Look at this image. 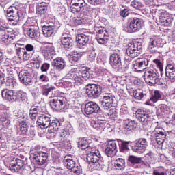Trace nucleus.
<instances>
[{
    "instance_id": "nucleus-1",
    "label": "nucleus",
    "mask_w": 175,
    "mask_h": 175,
    "mask_svg": "<svg viewBox=\"0 0 175 175\" xmlns=\"http://www.w3.org/2000/svg\"><path fill=\"white\" fill-rule=\"evenodd\" d=\"M88 152L87 161L89 165L92 167L94 170H102L105 167V163L103 162V157L100 155V152L93 148Z\"/></svg>"
},
{
    "instance_id": "nucleus-2",
    "label": "nucleus",
    "mask_w": 175,
    "mask_h": 175,
    "mask_svg": "<svg viewBox=\"0 0 175 175\" xmlns=\"http://www.w3.org/2000/svg\"><path fill=\"white\" fill-rule=\"evenodd\" d=\"M23 5H12L7 10V17H8V23L10 25H17L20 20H23L25 17V12L21 10Z\"/></svg>"
},
{
    "instance_id": "nucleus-3",
    "label": "nucleus",
    "mask_w": 175,
    "mask_h": 175,
    "mask_svg": "<svg viewBox=\"0 0 175 175\" xmlns=\"http://www.w3.org/2000/svg\"><path fill=\"white\" fill-rule=\"evenodd\" d=\"M24 45L16 44L15 47L16 49V54L18 58L21 61H28L30 57H32L35 54V46L33 45L27 44L25 45V49L21 48Z\"/></svg>"
},
{
    "instance_id": "nucleus-4",
    "label": "nucleus",
    "mask_w": 175,
    "mask_h": 175,
    "mask_svg": "<svg viewBox=\"0 0 175 175\" xmlns=\"http://www.w3.org/2000/svg\"><path fill=\"white\" fill-rule=\"evenodd\" d=\"M64 166L66 169H69L71 175H80L81 173V167L80 165L76 166V159L73 158L72 155H66L64 158Z\"/></svg>"
},
{
    "instance_id": "nucleus-5",
    "label": "nucleus",
    "mask_w": 175,
    "mask_h": 175,
    "mask_svg": "<svg viewBox=\"0 0 175 175\" xmlns=\"http://www.w3.org/2000/svg\"><path fill=\"white\" fill-rule=\"evenodd\" d=\"M123 29L129 33L140 31L142 29V19L136 17L131 18L128 23L123 25Z\"/></svg>"
},
{
    "instance_id": "nucleus-6",
    "label": "nucleus",
    "mask_w": 175,
    "mask_h": 175,
    "mask_svg": "<svg viewBox=\"0 0 175 175\" xmlns=\"http://www.w3.org/2000/svg\"><path fill=\"white\" fill-rule=\"evenodd\" d=\"M142 47V44L139 42L129 43L126 54H127L128 57H130V58H136V57L140 55Z\"/></svg>"
},
{
    "instance_id": "nucleus-7",
    "label": "nucleus",
    "mask_w": 175,
    "mask_h": 175,
    "mask_svg": "<svg viewBox=\"0 0 175 175\" xmlns=\"http://www.w3.org/2000/svg\"><path fill=\"white\" fill-rule=\"evenodd\" d=\"M144 79L150 85H155L159 81V76L155 70L152 69H147L144 74Z\"/></svg>"
},
{
    "instance_id": "nucleus-8",
    "label": "nucleus",
    "mask_w": 175,
    "mask_h": 175,
    "mask_svg": "<svg viewBox=\"0 0 175 175\" xmlns=\"http://www.w3.org/2000/svg\"><path fill=\"white\" fill-rule=\"evenodd\" d=\"M162 40L159 37H153L149 39L147 50L152 54H157L158 50L162 47Z\"/></svg>"
},
{
    "instance_id": "nucleus-9",
    "label": "nucleus",
    "mask_w": 175,
    "mask_h": 175,
    "mask_svg": "<svg viewBox=\"0 0 175 175\" xmlns=\"http://www.w3.org/2000/svg\"><path fill=\"white\" fill-rule=\"evenodd\" d=\"M10 29L8 27V24L0 22V42L2 44H9V39H10Z\"/></svg>"
},
{
    "instance_id": "nucleus-10",
    "label": "nucleus",
    "mask_w": 175,
    "mask_h": 175,
    "mask_svg": "<svg viewBox=\"0 0 175 175\" xmlns=\"http://www.w3.org/2000/svg\"><path fill=\"white\" fill-rule=\"evenodd\" d=\"M59 29L58 22L51 23L48 25L42 27V33L45 38L54 36L57 33V31Z\"/></svg>"
},
{
    "instance_id": "nucleus-11",
    "label": "nucleus",
    "mask_w": 175,
    "mask_h": 175,
    "mask_svg": "<svg viewBox=\"0 0 175 175\" xmlns=\"http://www.w3.org/2000/svg\"><path fill=\"white\" fill-rule=\"evenodd\" d=\"M94 30L96 32V40L99 44H105L109 40V36H107V31L105 27L101 26H95Z\"/></svg>"
},
{
    "instance_id": "nucleus-12",
    "label": "nucleus",
    "mask_w": 175,
    "mask_h": 175,
    "mask_svg": "<svg viewBox=\"0 0 175 175\" xmlns=\"http://www.w3.org/2000/svg\"><path fill=\"white\" fill-rule=\"evenodd\" d=\"M147 147H148V141L146 138H139L131 148L133 152L143 154L147 150Z\"/></svg>"
},
{
    "instance_id": "nucleus-13",
    "label": "nucleus",
    "mask_w": 175,
    "mask_h": 175,
    "mask_svg": "<svg viewBox=\"0 0 175 175\" xmlns=\"http://www.w3.org/2000/svg\"><path fill=\"white\" fill-rule=\"evenodd\" d=\"M86 94L90 98H96L102 94V86L96 84L88 85Z\"/></svg>"
},
{
    "instance_id": "nucleus-14",
    "label": "nucleus",
    "mask_w": 175,
    "mask_h": 175,
    "mask_svg": "<svg viewBox=\"0 0 175 175\" xmlns=\"http://www.w3.org/2000/svg\"><path fill=\"white\" fill-rule=\"evenodd\" d=\"M23 33L26 36H29L31 39H39L40 38V31H39V27L30 26L29 27H23Z\"/></svg>"
},
{
    "instance_id": "nucleus-15",
    "label": "nucleus",
    "mask_w": 175,
    "mask_h": 175,
    "mask_svg": "<svg viewBox=\"0 0 175 175\" xmlns=\"http://www.w3.org/2000/svg\"><path fill=\"white\" fill-rule=\"evenodd\" d=\"M149 62L150 59L146 57L138 58L133 62V67L136 72H142L148 66Z\"/></svg>"
},
{
    "instance_id": "nucleus-16",
    "label": "nucleus",
    "mask_w": 175,
    "mask_h": 175,
    "mask_svg": "<svg viewBox=\"0 0 175 175\" xmlns=\"http://www.w3.org/2000/svg\"><path fill=\"white\" fill-rule=\"evenodd\" d=\"M50 105L53 110L56 111L66 110V109H68L66 101L64 97H60L57 99H53L51 102Z\"/></svg>"
},
{
    "instance_id": "nucleus-17",
    "label": "nucleus",
    "mask_w": 175,
    "mask_h": 175,
    "mask_svg": "<svg viewBox=\"0 0 175 175\" xmlns=\"http://www.w3.org/2000/svg\"><path fill=\"white\" fill-rule=\"evenodd\" d=\"M109 64L116 70H121V69H122L121 55L118 53L112 54L109 57Z\"/></svg>"
},
{
    "instance_id": "nucleus-18",
    "label": "nucleus",
    "mask_w": 175,
    "mask_h": 175,
    "mask_svg": "<svg viewBox=\"0 0 175 175\" xmlns=\"http://www.w3.org/2000/svg\"><path fill=\"white\" fill-rule=\"evenodd\" d=\"M61 43L64 49H72L73 46V38L69 31H66L62 33Z\"/></svg>"
},
{
    "instance_id": "nucleus-19",
    "label": "nucleus",
    "mask_w": 175,
    "mask_h": 175,
    "mask_svg": "<svg viewBox=\"0 0 175 175\" xmlns=\"http://www.w3.org/2000/svg\"><path fill=\"white\" fill-rule=\"evenodd\" d=\"M137 128V122L127 119L124 121L123 123V132L126 135H129V133H132L133 131H135Z\"/></svg>"
},
{
    "instance_id": "nucleus-20",
    "label": "nucleus",
    "mask_w": 175,
    "mask_h": 175,
    "mask_svg": "<svg viewBox=\"0 0 175 175\" xmlns=\"http://www.w3.org/2000/svg\"><path fill=\"white\" fill-rule=\"evenodd\" d=\"M99 110H100V107L94 101H90L85 105L84 111L88 116H91L94 113H98Z\"/></svg>"
},
{
    "instance_id": "nucleus-21",
    "label": "nucleus",
    "mask_w": 175,
    "mask_h": 175,
    "mask_svg": "<svg viewBox=\"0 0 175 175\" xmlns=\"http://www.w3.org/2000/svg\"><path fill=\"white\" fill-rule=\"evenodd\" d=\"M49 159V153L44 152H36L33 154V160L36 165H44Z\"/></svg>"
},
{
    "instance_id": "nucleus-22",
    "label": "nucleus",
    "mask_w": 175,
    "mask_h": 175,
    "mask_svg": "<svg viewBox=\"0 0 175 175\" xmlns=\"http://www.w3.org/2000/svg\"><path fill=\"white\" fill-rule=\"evenodd\" d=\"M66 79H72L75 84L81 85L85 80L77 71H70L66 75Z\"/></svg>"
},
{
    "instance_id": "nucleus-23",
    "label": "nucleus",
    "mask_w": 175,
    "mask_h": 175,
    "mask_svg": "<svg viewBox=\"0 0 175 175\" xmlns=\"http://www.w3.org/2000/svg\"><path fill=\"white\" fill-rule=\"evenodd\" d=\"M18 77L22 84L27 85L32 83V75L25 70H22L19 72Z\"/></svg>"
},
{
    "instance_id": "nucleus-24",
    "label": "nucleus",
    "mask_w": 175,
    "mask_h": 175,
    "mask_svg": "<svg viewBox=\"0 0 175 175\" xmlns=\"http://www.w3.org/2000/svg\"><path fill=\"white\" fill-rule=\"evenodd\" d=\"M159 20L161 24H163V25H170L172 24V21H173V19L172 17H170V15L166 12V11L163 10H160L159 11Z\"/></svg>"
},
{
    "instance_id": "nucleus-25",
    "label": "nucleus",
    "mask_w": 175,
    "mask_h": 175,
    "mask_svg": "<svg viewBox=\"0 0 175 175\" xmlns=\"http://www.w3.org/2000/svg\"><path fill=\"white\" fill-rule=\"evenodd\" d=\"M76 42H77L79 49H84L88 44V42H90V35L84 33L78 34L76 36Z\"/></svg>"
},
{
    "instance_id": "nucleus-26",
    "label": "nucleus",
    "mask_w": 175,
    "mask_h": 175,
    "mask_svg": "<svg viewBox=\"0 0 175 175\" xmlns=\"http://www.w3.org/2000/svg\"><path fill=\"white\" fill-rule=\"evenodd\" d=\"M154 133L156 136V143L161 146L163 144V142H165V139L166 138V133L162 129L156 128L154 129Z\"/></svg>"
},
{
    "instance_id": "nucleus-27",
    "label": "nucleus",
    "mask_w": 175,
    "mask_h": 175,
    "mask_svg": "<svg viewBox=\"0 0 175 175\" xmlns=\"http://www.w3.org/2000/svg\"><path fill=\"white\" fill-rule=\"evenodd\" d=\"M1 95L3 99L8 100V102H14V100H17V95L12 90H3Z\"/></svg>"
},
{
    "instance_id": "nucleus-28",
    "label": "nucleus",
    "mask_w": 175,
    "mask_h": 175,
    "mask_svg": "<svg viewBox=\"0 0 175 175\" xmlns=\"http://www.w3.org/2000/svg\"><path fill=\"white\" fill-rule=\"evenodd\" d=\"M51 121V118L50 116L42 114L38 117L37 119V125L42 126V128H49V125H50V122Z\"/></svg>"
},
{
    "instance_id": "nucleus-29",
    "label": "nucleus",
    "mask_w": 175,
    "mask_h": 175,
    "mask_svg": "<svg viewBox=\"0 0 175 175\" xmlns=\"http://www.w3.org/2000/svg\"><path fill=\"white\" fill-rule=\"evenodd\" d=\"M25 163V160L16 158L14 163L10 164V170H11V172H18V170L24 166Z\"/></svg>"
},
{
    "instance_id": "nucleus-30",
    "label": "nucleus",
    "mask_w": 175,
    "mask_h": 175,
    "mask_svg": "<svg viewBox=\"0 0 175 175\" xmlns=\"http://www.w3.org/2000/svg\"><path fill=\"white\" fill-rule=\"evenodd\" d=\"M135 117L140 122H148L150 115L144 110L138 109L135 111Z\"/></svg>"
},
{
    "instance_id": "nucleus-31",
    "label": "nucleus",
    "mask_w": 175,
    "mask_h": 175,
    "mask_svg": "<svg viewBox=\"0 0 175 175\" xmlns=\"http://www.w3.org/2000/svg\"><path fill=\"white\" fill-rule=\"evenodd\" d=\"M165 76L171 80H175V64H168L165 68Z\"/></svg>"
},
{
    "instance_id": "nucleus-32",
    "label": "nucleus",
    "mask_w": 175,
    "mask_h": 175,
    "mask_svg": "<svg viewBox=\"0 0 175 175\" xmlns=\"http://www.w3.org/2000/svg\"><path fill=\"white\" fill-rule=\"evenodd\" d=\"M59 126H61V122L58 120L55 119L51 120L47 128L49 133H54V132H57L59 129Z\"/></svg>"
},
{
    "instance_id": "nucleus-33",
    "label": "nucleus",
    "mask_w": 175,
    "mask_h": 175,
    "mask_svg": "<svg viewBox=\"0 0 175 175\" xmlns=\"http://www.w3.org/2000/svg\"><path fill=\"white\" fill-rule=\"evenodd\" d=\"M52 65L57 70H62V69H64V68L66 66L65 59H64L62 57H56L53 60Z\"/></svg>"
},
{
    "instance_id": "nucleus-34",
    "label": "nucleus",
    "mask_w": 175,
    "mask_h": 175,
    "mask_svg": "<svg viewBox=\"0 0 175 175\" xmlns=\"http://www.w3.org/2000/svg\"><path fill=\"white\" fill-rule=\"evenodd\" d=\"M42 54L45 59H53V56L55 54V51H54L53 46H46L42 50Z\"/></svg>"
},
{
    "instance_id": "nucleus-35",
    "label": "nucleus",
    "mask_w": 175,
    "mask_h": 175,
    "mask_svg": "<svg viewBox=\"0 0 175 175\" xmlns=\"http://www.w3.org/2000/svg\"><path fill=\"white\" fill-rule=\"evenodd\" d=\"M129 161L134 166L135 169H139L140 162H142V157L131 155L129 157Z\"/></svg>"
},
{
    "instance_id": "nucleus-36",
    "label": "nucleus",
    "mask_w": 175,
    "mask_h": 175,
    "mask_svg": "<svg viewBox=\"0 0 175 175\" xmlns=\"http://www.w3.org/2000/svg\"><path fill=\"white\" fill-rule=\"evenodd\" d=\"M78 147L82 150H86V151L91 150V148H94L88 146V141L85 138H81L78 142Z\"/></svg>"
},
{
    "instance_id": "nucleus-37",
    "label": "nucleus",
    "mask_w": 175,
    "mask_h": 175,
    "mask_svg": "<svg viewBox=\"0 0 175 175\" xmlns=\"http://www.w3.org/2000/svg\"><path fill=\"white\" fill-rule=\"evenodd\" d=\"M114 167L117 170H124L125 169V159L118 158L114 161Z\"/></svg>"
},
{
    "instance_id": "nucleus-38",
    "label": "nucleus",
    "mask_w": 175,
    "mask_h": 175,
    "mask_svg": "<svg viewBox=\"0 0 175 175\" xmlns=\"http://www.w3.org/2000/svg\"><path fill=\"white\" fill-rule=\"evenodd\" d=\"M36 9H37V13H38L40 16H42V14H46V13L47 12L46 3H44V2L38 3Z\"/></svg>"
},
{
    "instance_id": "nucleus-39",
    "label": "nucleus",
    "mask_w": 175,
    "mask_h": 175,
    "mask_svg": "<svg viewBox=\"0 0 175 175\" xmlns=\"http://www.w3.org/2000/svg\"><path fill=\"white\" fill-rule=\"evenodd\" d=\"M169 110L166 105L161 104L157 107V116H165L167 114Z\"/></svg>"
},
{
    "instance_id": "nucleus-40",
    "label": "nucleus",
    "mask_w": 175,
    "mask_h": 175,
    "mask_svg": "<svg viewBox=\"0 0 175 175\" xmlns=\"http://www.w3.org/2000/svg\"><path fill=\"white\" fill-rule=\"evenodd\" d=\"M83 57V52H77V51H72V56H70V61L71 64H75L77 62L80 58Z\"/></svg>"
},
{
    "instance_id": "nucleus-41",
    "label": "nucleus",
    "mask_w": 175,
    "mask_h": 175,
    "mask_svg": "<svg viewBox=\"0 0 175 175\" xmlns=\"http://www.w3.org/2000/svg\"><path fill=\"white\" fill-rule=\"evenodd\" d=\"M73 127L70 126V124L68 125L65 130H62L60 131V136L65 140L67 137H68L69 135H70V132H72Z\"/></svg>"
},
{
    "instance_id": "nucleus-42",
    "label": "nucleus",
    "mask_w": 175,
    "mask_h": 175,
    "mask_svg": "<svg viewBox=\"0 0 175 175\" xmlns=\"http://www.w3.org/2000/svg\"><path fill=\"white\" fill-rule=\"evenodd\" d=\"M133 96H134L135 99H137V100H142V99H144L146 94H143L142 90L137 89L133 90Z\"/></svg>"
},
{
    "instance_id": "nucleus-43",
    "label": "nucleus",
    "mask_w": 175,
    "mask_h": 175,
    "mask_svg": "<svg viewBox=\"0 0 175 175\" xmlns=\"http://www.w3.org/2000/svg\"><path fill=\"white\" fill-rule=\"evenodd\" d=\"M90 68L82 67L78 72L84 78L85 80H88L90 79Z\"/></svg>"
},
{
    "instance_id": "nucleus-44",
    "label": "nucleus",
    "mask_w": 175,
    "mask_h": 175,
    "mask_svg": "<svg viewBox=\"0 0 175 175\" xmlns=\"http://www.w3.org/2000/svg\"><path fill=\"white\" fill-rule=\"evenodd\" d=\"M42 95H44V96H49V94H50V92H53V91L55 90V88L54 86L49 87V85H42Z\"/></svg>"
},
{
    "instance_id": "nucleus-45",
    "label": "nucleus",
    "mask_w": 175,
    "mask_h": 175,
    "mask_svg": "<svg viewBox=\"0 0 175 175\" xmlns=\"http://www.w3.org/2000/svg\"><path fill=\"white\" fill-rule=\"evenodd\" d=\"M38 27V22L35 18H29L26 22V24L23 25V28H28L33 26Z\"/></svg>"
},
{
    "instance_id": "nucleus-46",
    "label": "nucleus",
    "mask_w": 175,
    "mask_h": 175,
    "mask_svg": "<svg viewBox=\"0 0 175 175\" xmlns=\"http://www.w3.org/2000/svg\"><path fill=\"white\" fill-rule=\"evenodd\" d=\"M162 98V94H161V92L159 90H155L150 97V101L153 103H157L159 99Z\"/></svg>"
},
{
    "instance_id": "nucleus-47",
    "label": "nucleus",
    "mask_w": 175,
    "mask_h": 175,
    "mask_svg": "<svg viewBox=\"0 0 175 175\" xmlns=\"http://www.w3.org/2000/svg\"><path fill=\"white\" fill-rule=\"evenodd\" d=\"M103 102L105 103H114V99L113 98V94H105L103 98Z\"/></svg>"
},
{
    "instance_id": "nucleus-48",
    "label": "nucleus",
    "mask_w": 175,
    "mask_h": 175,
    "mask_svg": "<svg viewBox=\"0 0 175 175\" xmlns=\"http://www.w3.org/2000/svg\"><path fill=\"white\" fill-rule=\"evenodd\" d=\"M0 124L3 126H6L10 124V121H9V119H8V117H6L5 113H1L0 115Z\"/></svg>"
},
{
    "instance_id": "nucleus-49",
    "label": "nucleus",
    "mask_w": 175,
    "mask_h": 175,
    "mask_svg": "<svg viewBox=\"0 0 175 175\" xmlns=\"http://www.w3.org/2000/svg\"><path fill=\"white\" fill-rule=\"evenodd\" d=\"M5 85L10 88H14V87L17 86V81L14 78H9L7 79Z\"/></svg>"
},
{
    "instance_id": "nucleus-50",
    "label": "nucleus",
    "mask_w": 175,
    "mask_h": 175,
    "mask_svg": "<svg viewBox=\"0 0 175 175\" xmlns=\"http://www.w3.org/2000/svg\"><path fill=\"white\" fill-rule=\"evenodd\" d=\"M129 143L130 142H122L120 147V151H121V152L129 151Z\"/></svg>"
},
{
    "instance_id": "nucleus-51",
    "label": "nucleus",
    "mask_w": 175,
    "mask_h": 175,
    "mask_svg": "<svg viewBox=\"0 0 175 175\" xmlns=\"http://www.w3.org/2000/svg\"><path fill=\"white\" fill-rule=\"evenodd\" d=\"M70 11L74 14H77L79 12L81 11L83 9V7H81L80 5H76V4H70Z\"/></svg>"
},
{
    "instance_id": "nucleus-52",
    "label": "nucleus",
    "mask_w": 175,
    "mask_h": 175,
    "mask_svg": "<svg viewBox=\"0 0 175 175\" xmlns=\"http://www.w3.org/2000/svg\"><path fill=\"white\" fill-rule=\"evenodd\" d=\"M92 9L90 8V5L85 3V5L82 7V13L83 16H90Z\"/></svg>"
},
{
    "instance_id": "nucleus-53",
    "label": "nucleus",
    "mask_w": 175,
    "mask_h": 175,
    "mask_svg": "<svg viewBox=\"0 0 175 175\" xmlns=\"http://www.w3.org/2000/svg\"><path fill=\"white\" fill-rule=\"evenodd\" d=\"M19 126L22 133H25L28 131V124L24 120L20 122Z\"/></svg>"
},
{
    "instance_id": "nucleus-54",
    "label": "nucleus",
    "mask_w": 175,
    "mask_h": 175,
    "mask_svg": "<svg viewBox=\"0 0 175 175\" xmlns=\"http://www.w3.org/2000/svg\"><path fill=\"white\" fill-rule=\"evenodd\" d=\"M88 59L91 62L93 61H95V58H96V52H95V50L91 49L88 53Z\"/></svg>"
},
{
    "instance_id": "nucleus-55",
    "label": "nucleus",
    "mask_w": 175,
    "mask_h": 175,
    "mask_svg": "<svg viewBox=\"0 0 175 175\" xmlns=\"http://www.w3.org/2000/svg\"><path fill=\"white\" fill-rule=\"evenodd\" d=\"M153 62L156 64L157 66H158L161 73V76L162 77V76L163 75V65L162 64V62H161V60L158 59L153 60Z\"/></svg>"
},
{
    "instance_id": "nucleus-56",
    "label": "nucleus",
    "mask_w": 175,
    "mask_h": 175,
    "mask_svg": "<svg viewBox=\"0 0 175 175\" xmlns=\"http://www.w3.org/2000/svg\"><path fill=\"white\" fill-rule=\"evenodd\" d=\"M85 1L84 0H71L70 5H78L81 8H84L85 5Z\"/></svg>"
},
{
    "instance_id": "nucleus-57",
    "label": "nucleus",
    "mask_w": 175,
    "mask_h": 175,
    "mask_svg": "<svg viewBox=\"0 0 175 175\" xmlns=\"http://www.w3.org/2000/svg\"><path fill=\"white\" fill-rule=\"evenodd\" d=\"M72 79L66 78V75L63 78V81H64V85L65 87H67V88H72V83L70 81Z\"/></svg>"
},
{
    "instance_id": "nucleus-58",
    "label": "nucleus",
    "mask_w": 175,
    "mask_h": 175,
    "mask_svg": "<svg viewBox=\"0 0 175 175\" xmlns=\"http://www.w3.org/2000/svg\"><path fill=\"white\" fill-rule=\"evenodd\" d=\"M31 109H33V113H37V114H39V113H44L46 111V107H42V108L39 106L37 107H31Z\"/></svg>"
},
{
    "instance_id": "nucleus-59",
    "label": "nucleus",
    "mask_w": 175,
    "mask_h": 175,
    "mask_svg": "<svg viewBox=\"0 0 175 175\" xmlns=\"http://www.w3.org/2000/svg\"><path fill=\"white\" fill-rule=\"evenodd\" d=\"M16 95V99H21V100H25L27 99V94L24 92H18V93H15Z\"/></svg>"
},
{
    "instance_id": "nucleus-60",
    "label": "nucleus",
    "mask_w": 175,
    "mask_h": 175,
    "mask_svg": "<svg viewBox=\"0 0 175 175\" xmlns=\"http://www.w3.org/2000/svg\"><path fill=\"white\" fill-rule=\"evenodd\" d=\"M131 6L134 8V9H137V10L141 9V8L143 7L142 4L139 1L136 0H134L131 2Z\"/></svg>"
},
{
    "instance_id": "nucleus-61",
    "label": "nucleus",
    "mask_w": 175,
    "mask_h": 175,
    "mask_svg": "<svg viewBox=\"0 0 175 175\" xmlns=\"http://www.w3.org/2000/svg\"><path fill=\"white\" fill-rule=\"evenodd\" d=\"M98 125H99V130L103 131L105 128H106L107 125H109V123L107 120H100L98 121Z\"/></svg>"
},
{
    "instance_id": "nucleus-62",
    "label": "nucleus",
    "mask_w": 175,
    "mask_h": 175,
    "mask_svg": "<svg viewBox=\"0 0 175 175\" xmlns=\"http://www.w3.org/2000/svg\"><path fill=\"white\" fill-rule=\"evenodd\" d=\"M114 152H116V150L107 145V148H105V154L107 155V157H111Z\"/></svg>"
},
{
    "instance_id": "nucleus-63",
    "label": "nucleus",
    "mask_w": 175,
    "mask_h": 175,
    "mask_svg": "<svg viewBox=\"0 0 175 175\" xmlns=\"http://www.w3.org/2000/svg\"><path fill=\"white\" fill-rule=\"evenodd\" d=\"M107 146L108 147H109L110 148H112L115 151H116V150H117V143H116V141H114V140L109 141Z\"/></svg>"
},
{
    "instance_id": "nucleus-64",
    "label": "nucleus",
    "mask_w": 175,
    "mask_h": 175,
    "mask_svg": "<svg viewBox=\"0 0 175 175\" xmlns=\"http://www.w3.org/2000/svg\"><path fill=\"white\" fill-rule=\"evenodd\" d=\"M33 60L36 62V64H38V65H40L42 64V58L39 55H34L33 54Z\"/></svg>"
}]
</instances>
